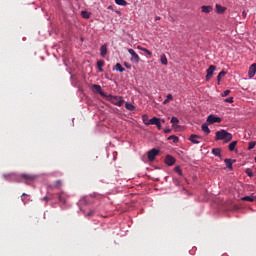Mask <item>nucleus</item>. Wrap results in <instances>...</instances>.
Here are the masks:
<instances>
[{"instance_id": "f704fd0d", "label": "nucleus", "mask_w": 256, "mask_h": 256, "mask_svg": "<svg viewBox=\"0 0 256 256\" xmlns=\"http://www.w3.org/2000/svg\"><path fill=\"white\" fill-rule=\"evenodd\" d=\"M81 15H82V17L84 18V19H89V12H87V11H82V13H81Z\"/></svg>"}, {"instance_id": "de8ad7c7", "label": "nucleus", "mask_w": 256, "mask_h": 256, "mask_svg": "<svg viewBox=\"0 0 256 256\" xmlns=\"http://www.w3.org/2000/svg\"><path fill=\"white\" fill-rule=\"evenodd\" d=\"M43 201H49V197L45 196V197L43 198Z\"/></svg>"}, {"instance_id": "79ce46f5", "label": "nucleus", "mask_w": 256, "mask_h": 256, "mask_svg": "<svg viewBox=\"0 0 256 256\" xmlns=\"http://www.w3.org/2000/svg\"><path fill=\"white\" fill-rule=\"evenodd\" d=\"M25 197H28V195L23 193L22 196H21V199H22L23 202H25Z\"/></svg>"}, {"instance_id": "f03ea898", "label": "nucleus", "mask_w": 256, "mask_h": 256, "mask_svg": "<svg viewBox=\"0 0 256 256\" xmlns=\"http://www.w3.org/2000/svg\"><path fill=\"white\" fill-rule=\"evenodd\" d=\"M106 100L112 103V105H116L117 107H122L125 100L121 96H113V95H106Z\"/></svg>"}, {"instance_id": "4468645a", "label": "nucleus", "mask_w": 256, "mask_h": 256, "mask_svg": "<svg viewBox=\"0 0 256 256\" xmlns=\"http://www.w3.org/2000/svg\"><path fill=\"white\" fill-rule=\"evenodd\" d=\"M201 129L205 135H209L211 133V130L209 129V125L207 123L202 124Z\"/></svg>"}, {"instance_id": "cd10ccee", "label": "nucleus", "mask_w": 256, "mask_h": 256, "mask_svg": "<svg viewBox=\"0 0 256 256\" xmlns=\"http://www.w3.org/2000/svg\"><path fill=\"white\" fill-rule=\"evenodd\" d=\"M116 5H121V7L127 6V1L125 0H115Z\"/></svg>"}, {"instance_id": "423d86ee", "label": "nucleus", "mask_w": 256, "mask_h": 256, "mask_svg": "<svg viewBox=\"0 0 256 256\" xmlns=\"http://www.w3.org/2000/svg\"><path fill=\"white\" fill-rule=\"evenodd\" d=\"M21 177L26 181V183H32V181L37 179V176L33 174H22Z\"/></svg>"}, {"instance_id": "dca6fc26", "label": "nucleus", "mask_w": 256, "mask_h": 256, "mask_svg": "<svg viewBox=\"0 0 256 256\" xmlns=\"http://www.w3.org/2000/svg\"><path fill=\"white\" fill-rule=\"evenodd\" d=\"M161 118L153 117L152 119L148 120L146 122V125H156V123L160 120Z\"/></svg>"}, {"instance_id": "1a4fd4ad", "label": "nucleus", "mask_w": 256, "mask_h": 256, "mask_svg": "<svg viewBox=\"0 0 256 256\" xmlns=\"http://www.w3.org/2000/svg\"><path fill=\"white\" fill-rule=\"evenodd\" d=\"M255 74H256V63L252 64L248 71V75L250 79H253V77H255Z\"/></svg>"}, {"instance_id": "bb28decb", "label": "nucleus", "mask_w": 256, "mask_h": 256, "mask_svg": "<svg viewBox=\"0 0 256 256\" xmlns=\"http://www.w3.org/2000/svg\"><path fill=\"white\" fill-rule=\"evenodd\" d=\"M125 107L128 111H135V106L129 102H126Z\"/></svg>"}, {"instance_id": "4c0bfd02", "label": "nucleus", "mask_w": 256, "mask_h": 256, "mask_svg": "<svg viewBox=\"0 0 256 256\" xmlns=\"http://www.w3.org/2000/svg\"><path fill=\"white\" fill-rule=\"evenodd\" d=\"M229 93H231V90H225V91L222 93V97H227V95H229Z\"/></svg>"}, {"instance_id": "a211bd4d", "label": "nucleus", "mask_w": 256, "mask_h": 256, "mask_svg": "<svg viewBox=\"0 0 256 256\" xmlns=\"http://www.w3.org/2000/svg\"><path fill=\"white\" fill-rule=\"evenodd\" d=\"M202 13H211V11H213V7L212 6H202Z\"/></svg>"}, {"instance_id": "a878e982", "label": "nucleus", "mask_w": 256, "mask_h": 256, "mask_svg": "<svg viewBox=\"0 0 256 256\" xmlns=\"http://www.w3.org/2000/svg\"><path fill=\"white\" fill-rule=\"evenodd\" d=\"M168 141H173V143H179V137L171 135L168 137Z\"/></svg>"}, {"instance_id": "a19ab883", "label": "nucleus", "mask_w": 256, "mask_h": 256, "mask_svg": "<svg viewBox=\"0 0 256 256\" xmlns=\"http://www.w3.org/2000/svg\"><path fill=\"white\" fill-rule=\"evenodd\" d=\"M124 66L126 67V69H131V64H129L127 62L124 63Z\"/></svg>"}, {"instance_id": "c85d7f7f", "label": "nucleus", "mask_w": 256, "mask_h": 256, "mask_svg": "<svg viewBox=\"0 0 256 256\" xmlns=\"http://www.w3.org/2000/svg\"><path fill=\"white\" fill-rule=\"evenodd\" d=\"M169 101H173V95L168 94L166 99L163 101V105H167V103H169Z\"/></svg>"}, {"instance_id": "39448f33", "label": "nucleus", "mask_w": 256, "mask_h": 256, "mask_svg": "<svg viewBox=\"0 0 256 256\" xmlns=\"http://www.w3.org/2000/svg\"><path fill=\"white\" fill-rule=\"evenodd\" d=\"M217 69L216 66L210 65L207 69V75H206V81H211V78L213 77L214 71Z\"/></svg>"}, {"instance_id": "412c9836", "label": "nucleus", "mask_w": 256, "mask_h": 256, "mask_svg": "<svg viewBox=\"0 0 256 256\" xmlns=\"http://www.w3.org/2000/svg\"><path fill=\"white\" fill-rule=\"evenodd\" d=\"M160 62L162 63V65H168L169 61L167 60V56H165V54H162L160 56Z\"/></svg>"}, {"instance_id": "2eb2a0df", "label": "nucleus", "mask_w": 256, "mask_h": 256, "mask_svg": "<svg viewBox=\"0 0 256 256\" xmlns=\"http://www.w3.org/2000/svg\"><path fill=\"white\" fill-rule=\"evenodd\" d=\"M226 9H227L226 7H223V6L219 5V4H216V12L217 13L223 14V13H225Z\"/></svg>"}, {"instance_id": "f3484780", "label": "nucleus", "mask_w": 256, "mask_h": 256, "mask_svg": "<svg viewBox=\"0 0 256 256\" xmlns=\"http://www.w3.org/2000/svg\"><path fill=\"white\" fill-rule=\"evenodd\" d=\"M212 153L215 155V157H219L220 159H222V157H221V148L212 149Z\"/></svg>"}, {"instance_id": "0eeeda50", "label": "nucleus", "mask_w": 256, "mask_h": 256, "mask_svg": "<svg viewBox=\"0 0 256 256\" xmlns=\"http://www.w3.org/2000/svg\"><path fill=\"white\" fill-rule=\"evenodd\" d=\"M201 139V136L197 134H192L189 138V141H191V143H193L194 145H199V143H201Z\"/></svg>"}, {"instance_id": "2f4dec72", "label": "nucleus", "mask_w": 256, "mask_h": 256, "mask_svg": "<svg viewBox=\"0 0 256 256\" xmlns=\"http://www.w3.org/2000/svg\"><path fill=\"white\" fill-rule=\"evenodd\" d=\"M256 142L252 141L248 144V151H251V149H255Z\"/></svg>"}, {"instance_id": "6e6552de", "label": "nucleus", "mask_w": 256, "mask_h": 256, "mask_svg": "<svg viewBox=\"0 0 256 256\" xmlns=\"http://www.w3.org/2000/svg\"><path fill=\"white\" fill-rule=\"evenodd\" d=\"M156 155H159V150L154 148V149L148 151V160L149 161H155V156Z\"/></svg>"}, {"instance_id": "72a5a7b5", "label": "nucleus", "mask_w": 256, "mask_h": 256, "mask_svg": "<svg viewBox=\"0 0 256 256\" xmlns=\"http://www.w3.org/2000/svg\"><path fill=\"white\" fill-rule=\"evenodd\" d=\"M174 170H175V173H178V175H183V171H181V167H179V166H176L175 168H174Z\"/></svg>"}, {"instance_id": "7ed1b4c3", "label": "nucleus", "mask_w": 256, "mask_h": 256, "mask_svg": "<svg viewBox=\"0 0 256 256\" xmlns=\"http://www.w3.org/2000/svg\"><path fill=\"white\" fill-rule=\"evenodd\" d=\"M128 53H130L131 58L130 61H132V63H139L141 61V57H139V54L135 52V50L133 49H128Z\"/></svg>"}, {"instance_id": "b1692460", "label": "nucleus", "mask_w": 256, "mask_h": 256, "mask_svg": "<svg viewBox=\"0 0 256 256\" xmlns=\"http://www.w3.org/2000/svg\"><path fill=\"white\" fill-rule=\"evenodd\" d=\"M161 123H165V119H159L157 122H156V127H157V129L159 130V131H161V129H162V125H161Z\"/></svg>"}, {"instance_id": "f8f14e48", "label": "nucleus", "mask_w": 256, "mask_h": 256, "mask_svg": "<svg viewBox=\"0 0 256 256\" xmlns=\"http://www.w3.org/2000/svg\"><path fill=\"white\" fill-rule=\"evenodd\" d=\"M92 89H94V91H96V93H99L102 97H105V93H103V91H101V86L94 84L92 85Z\"/></svg>"}, {"instance_id": "9d476101", "label": "nucleus", "mask_w": 256, "mask_h": 256, "mask_svg": "<svg viewBox=\"0 0 256 256\" xmlns=\"http://www.w3.org/2000/svg\"><path fill=\"white\" fill-rule=\"evenodd\" d=\"M165 163L171 167L172 165H175V158L171 155H167L165 158Z\"/></svg>"}, {"instance_id": "7c9ffc66", "label": "nucleus", "mask_w": 256, "mask_h": 256, "mask_svg": "<svg viewBox=\"0 0 256 256\" xmlns=\"http://www.w3.org/2000/svg\"><path fill=\"white\" fill-rule=\"evenodd\" d=\"M142 121H143L144 125H147V123L149 122V116H147V114H144L142 116Z\"/></svg>"}, {"instance_id": "f257e3e1", "label": "nucleus", "mask_w": 256, "mask_h": 256, "mask_svg": "<svg viewBox=\"0 0 256 256\" xmlns=\"http://www.w3.org/2000/svg\"><path fill=\"white\" fill-rule=\"evenodd\" d=\"M233 140V134L227 132L226 130H219L216 132L215 141H224V143H229Z\"/></svg>"}, {"instance_id": "37998d69", "label": "nucleus", "mask_w": 256, "mask_h": 256, "mask_svg": "<svg viewBox=\"0 0 256 256\" xmlns=\"http://www.w3.org/2000/svg\"><path fill=\"white\" fill-rule=\"evenodd\" d=\"M93 213H95L93 210H90L88 213H87V217H91L93 215Z\"/></svg>"}, {"instance_id": "473e14b6", "label": "nucleus", "mask_w": 256, "mask_h": 256, "mask_svg": "<svg viewBox=\"0 0 256 256\" xmlns=\"http://www.w3.org/2000/svg\"><path fill=\"white\" fill-rule=\"evenodd\" d=\"M103 65H105V62L103 60H100L97 62V66H98V69H100V71H103V69H101V67H103Z\"/></svg>"}, {"instance_id": "ddd939ff", "label": "nucleus", "mask_w": 256, "mask_h": 256, "mask_svg": "<svg viewBox=\"0 0 256 256\" xmlns=\"http://www.w3.org/2000/svg\"><path fill=\"white\" fill-rule=\"evenodd\" d=\"M224 163L228 169H233V163H235V160L226 158Z\"/></svg>"}, {"instance_id": "58836bf2", "label": "nucleus", "mask_w": 256, "mask_h": 256, "mask_svg": "<svg viewBox=\"0 0 256 256\" xmlns=\"http://www.w3.org/2000/svg\"><path fill=\"white\" fill-rule=\"evenodd\" d=\"M225 103H233V97L226 98Z\"/></svg>"}, {"instance_id": "c03bdc74", "label": "nucleus", "mask_w": 256, "mask_h": 256, "mask_svg": "<svg viewBox=\"0 0 256 256\" xmlns=\"http://www.w3.org/2000/svg\"><path fill=\"white\" fill-rule=\"evenodd\" d=\"M164 133H166V134L171 133V129H165V130H164Z\"/></svg>"}, {"instance_id": "aec40b11", "label": "nucleus", "mask_w": 256, "mask_h": 256, "mask_svg": "<svg viewBox=\"0 0 256 256\" xmlns=\"http://www.w3.org/2000/svg\"><path fill=\"white\" fill-rule=\"evenodd\" d=\"M115 71H119V73H124L125 68L120 63H117L114 67Z\"/></svg>"}, {"instance_id": "c9c22d12", "label": "nucleus", "mask_w": 256, "mask_h": 256, "mask_svg": "<svg viewBox=\"0 0 256 256\" xmlns=\"http://www.w3.org/2000/svg\"><path fill=\"white\" fill-rule=\"evenodd\" d=\"M58 200L60 201V203H66L65 196H63L62 194L59 195Z\"/></svg>"}, {"instance_id": "c756f323", "label": "nucleus", "mask_w": 256, "mask_h": 256, "mask_svg": "<svg viewBox=\"0 0 256 256\" xmlns=\"http://www.w3.org/2000/svg\"><path fill=\"white\" fill-rule=\"evenodd\" d=\"M171 123H172L173 127H175V125H178V123H179V118L172 117L171 118Z\"/></svg>"}, {"instance_id": "ea45409f", "label": "nucleus", "mask_w": 256, "mask_h": 256, "mask_svg": "<svg viewBox=\"0 0 256 256\" xmlns=\"http://www.w3.org/2000/svg\"><path fill=\"white\" fill-rule=\"evenodd\" d=\"M246 173H247L248 177H253V172H251L250 169H247Z\"/></svg>"}, {"instance_id": "e433bc0d", "label": "nucleus", "mask_w": 256, "mask_h": 256, "mask_svg": "<svg viewBox=\"0 0 256 256\" xmlns=\"http://www.w3.org/2000/svg\"><path fill=\"white\" fill-rule=\"evenodd\" d=\"M61 185H63V182H61V180H57V181L55 182V188H56V189H59V187H61Z\"/></svg>"}, {"instance_id": "6ab92c4d", "label": "nucleus", "mask_w": 256, "mask_h": 256, "mask_svg": "<svg viewBox=\"0 0 256 256\" xmlns=\"http://www.w3.org/2000/svg\"><path fill=\"white\" fill-rule=\"evenodd\" d=\"M138 49L140 51H143L144 53H146V55H148L149 57H152V55H153V53L151 51H149V49H147V48H143L141 46H138Z\"/></svg>"}, {"instance_id": "20e7f679", "label": "nucleus", "mask_w": 256, "mask_h": 256, "mask_svg": "<svg viewBox=\"0 0 256 256\" xmlns=\"http://www.w3.org/2000/svg\"><path fill=\"white\" fill-rule=\"evenodd\" d=\"M207 123H209V125H213L215 123H221V118L211 114L207 118Z\"/></svg>"}, {"instance_id": "5701e85b", "label": "nucleus", "mask_w": 256, "mask_h": 256, "mask_svg": "<svg viewBox=\"0 0 256 256\" xmlns=\"http://www.w3.org/2000/svg\"><path fill=\"white\" fill-rule=\"evenodd\" d=\"M100 51H101V56L105 57V55H107V45L104 44L103 46H101Z\"/></svg>"}, {"instance_id": "a18cd8bd", "label": "nucleus", "mask_w": 256, "mask_h": 256, "mask_svg": "<svg viewBox=\"0 0 256 256\" xmlns=\"http://www.w3.org/2000/svg\"><path fill=\"white\" fill-rule=\"evenodd\" d=\"M242 16H243L244 19H245V17H247V13H246L245 11H243V12H242Z\"/></svg>"}, {"instance_id": "9b49d317", "label": "nucleus", "mask_w": 256, "mask_h": 256, "mask_svg": "<svg viewBox=\"0 0 256 256\" xmlns=\"http://www.w3.org/2000/svg\"><path fill=\"white\" fill-rule=\"evenodd\" d=\"M241 201H249L250 203H253L256 201V195L251 194L250 196H244L241 198Z\"/></svg>"}, {"instance_id": "393cba45", "label": "nucleus", "mask_w": 256, "mask_h": 256, "mask_svg": "<svg viewBox=\"0 0 256 256\" xmlns=\"http://www.w3.org/2000/svg\"><path fill=\"white\" fill-rule=\"evenodd\" d=\"M236 147H237V141H233L229 144L228 149L229 151H235Z\"/></svg>"}, {"instance_id": "4be33fe9", "label": "nucleus", "mask_w": 256, "mask_h": 256, "mask_svg": "<svg viewBox=\"0 0 256 256\" xmlns=\"http://www.w3.org/2000/svg\"><path fill=\"white\" fill-rule=\"evenodd\" d=\"M225 75H227V72L225 71H221L218 76H217V81H218V85L221 82V79H223V77H225Z\"/></svg>"}, {"instance_id": "49530a36", "label": "nucleus", "mask_w": 256, "mask_h": 256, "mask_svg": "<svg viewBox=\"0 0 256 256\" xmlns=\"http://www.w3.org/2000/svg\"><path fill=\"white\" fill-rule=\"evenodd\" d=\"M155 21H161V17L156 16V17H155Z\"/></svg>"}]
</instances>
